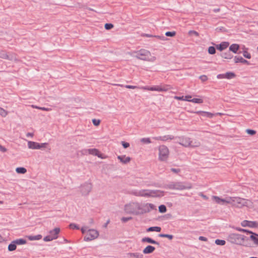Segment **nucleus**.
Returning <instances> with one entry per match:
<instances>
[{
    "label": "nucleus",
    "mask_w": 258,
    "mask_h": 258,
    "mask_svg": "<svg viewBox=\"0 0 258 258\" xmlns=\"http://www.w3.org/2000/svg\"><path fill=\"white\" fill-rule=\"evenodd\" d=\"M167 187L170 189L183 190L192 188L191 183H185L182 182H172L167 185Z\"/></svg>",
    "instance_id": "nucleus-7"
},
{
    "label": "nucleus",
    "mask_w": 258,
    "mask_h": 258,
    "mask_svg": "<svg viewBox=\"0 0 258 258\" xmlns=\"http://www.w3.org/2000/svg\"><path fill=\"white\" fill-rule=\"evenodd\" d=\"M155 249V248L151 245H148L143 250L144 254H149L152 253Z\"/></svg>",
    "instance_id": "nucleus-22"
},
{
    "label": "nucleus",
    "mask_w": 258,
    "mask_h": 258,
    "mask_svg": "<svg viewBox=\"0 0 258 258\" xmlns=\"http://www.w3.org/2000/svg\"><path fill=\"white\" fill-rule=\"evenodd\" d=\"M215 243L219 245H224L226 243V241L224 240L216 239L215 240Z\"/></svg>",
    "instance_id": "nucleus-37"
},
{
    "label": "nucleus",
    "mask_w": 258,
    "mask_h": 258,
    "mask_svg": "<svg viewBox=\"0 0 258 258\" xmlns=\"http://www.w3.org/2000/svg\"><path fill=\"white\" fill-rule=\"evenodd\" d=\"M17 245L14 240L8 246V250L10 251H14L16 249Z\"/></svg>",
    "instance_id": "nucleus-27"
},
{
    "label": "nucleus",
    "mask_w": 258,
    "mask_h": 258,
    "mask_svg": "<svg viewBox=\"0 0 258 258\" xmlns=\"http://www.w3.org/2000/svg\"><path fill=\"white\" fill-rule=\"evenodd\" d=\"M132 218L131 217H122L121 219V221L123 222H126L127 221L131 220Z\"/></svg>",
    "instance_id": "nucleus-53"
},
{
    "label": "nucleus",
    "mask_w": 258,
    "mask_h": 258,
    "mask_svg": "<svg viewBox=\"0 0 258 258\" xmlns=\"http://www.w3.org/2000/svg\"><path fill=\"white\" fill-rule=\"evenodd\" d=\"M153 37L156 38L157 39L162 40V41H165L166 40V38L164 36H153Z\"/></svg>",
    "instance_id": "nucleus-48"
},
{
    "label": "nucleus",
    "mask_w": 258,
    "mask_h": 258,
    "mask_svg": "<svg viewBox=\"0 0 258 258\" xmlns=\"http://www.w3.org/2000/svg\"><path fill=\"white\" fill-rule=\"evenodd\" d=\"M188 33L189 34H194L197 36H199V33L197 31L194 30L189 31Z\"/></svg>",
    "instance_id": "nucleus-58"
},
{
    "label": "nucleus",
    "mask_w": 258,
    "mask_h": 258,
    "mask_svg": "<svg viewBox=\"0 0 258 258\" xmlns=\"http://www.w3.org/2000/svg\"><path fill=\"white\" fill-rule=\"evenodd\" d=\"M175 139H177V142L181 146L185 147H198L201 145L200 142L197 140H192L190 138L185 136H181L176 137Z\"/></svg>",
    "instance_id": "nucleus-4"
},
{
    "label": "nucleus",
    "mask_w": 258,
    "mask_h": 258,
    "mask_svg": "<svg viewBox=\"0 0 258 258\" xmlns=\"http://www.w3.org/2000/svg\"><path fill=\"white\" fill-rule=\"evenodd\" d=\"M121 145L124 148H127L130 146V144L127 142H125L123 141H122L121 143Z\"/></svg>",
    "instance_id": "nucleus-54"
},
{
    "label": "nucleus",
    "mask_w": 258,
    "mask_h": 258,
    "mask_svg": "<svg viewBox=\"0 0 258 258\" xmlns=\"http://www.w3.org/2000/svg\"><path fill=\"white\" fill-rule=\"evenodd\" d=\"M199 195L202 197L204 199L207 200L208 199V198L205 195H204L203 193L200 192L199 194Z\"/></svg>",
    "instance_id": "nucleus-61"
},
{
    "label": "nucleus",
    "mask_w": 258,
    "mask_h": 258,
    "mask_svg": "<svg viewBox=\"0 0 258 258\" xmlns=\"http://www.w3.org/2000/svg\"><path fill=\"white\" fill-rule=\"evenodd\" d=\"M161 230V227H158V226L151 227H149L147 230V231L148 232H150V231L160 232Z\"/></svg>",
    "instance_id": "nucleus-29"
},
{
    "label": "nucleus",
    "mask_w": 258,
    "mask_h": 258,
    "mask_svg": "<svg viewBox=\"0 0 258 258\" xmlns=\"http://www.w3.org/2000/svg\"><path fill=\"white\" fill-rule=\"evenodd\" d=\"M229 45V42L225 41L222 42L220 44L217 45L216 47L218 50L220 51H222L226 49L228 47Z\"/></svg>",
    "instance_id": "nucleus-19"
},
{
    "label": "nucleus",
    "mask_w": 258,
    "mask_h": 258,
    "mask_svg": "<svg viewBox=\"0 0 258 258\" xmlns=\"http://www.w3.org/2000/svg\"><path fill=\"white\" fill-rule=\"evenodd\" d=\"M245 131L248 134L250 135H254L256 133L255 131L250 129H247Z\"/></svg>",
    "instance_id": "nucleus-51"
},
{
    "label": "nucleus",
    "mask_w": 258,
    "mask_h": 258,
    "mask_svg": "<svg viewBox=\"0 0 258 258\" xmlns=\"http://www.w3.org/2000/svg\"><path fill=\"white\" fill-rule=\"evenodd\" d=\"M162 141H166L167 140H171L174 139L175 138L171 135H166L162 137Z\"/></svg>",
    "instance_id": "nucleus-34"
},
{
    "label": "nucleus",
    "mask_w": 258,
    "mask_h": 258,
    "mask_svg": "<svg viewBox=\"0 0 258 258\" xmlns=\"http://www.w3.org/2000/svg\"><path fill=\"white\" fill-rule=\"evenodd\" d=\"M200 79L202 82H205L208 80V78L205 75H202L200 77Z\"/></svg>",
    "instance_id": "nucleus-55"
},
{
    "label": "nucleus",
    "mask_w": 258,
    "mask_h": 258,
    "mask_svg": "<svg viewBox=\"0 0 258 258\" xmlns=\"http://www.w3.org/2000/svg\"><path fill=\"white\" fill-rule=\"evenodd\" d=\"M166 207L165 206L162 205L159 207V211L160 213H164L166 212Z\"/></svg>",
    "instance_id": "nucleus-38"
},
{
    "label": "nucleus",
    "mask_w": 258,
    "mask_h": 258,
    "mask_svg": "<svg viewBox=\"0 0 258 258\" xmlns=\"http://www.w3.org/2000/svg\"><path fill=\"white\" fill-rule=\"evenodd\" d=\"M127 255L128 258H144L143 254L141 252H129Z\"/></svg>",
    "instance_id": "nucleus-20"
},
{
    "label": "nucleus",
    "mask_w": 258,
    "mask_h": 258,
    "mask_svg": "<svg viewBox=\"0 0 258 258\" xmlns=\"http://www.w3.org/2000/svg\"><path fill=\"white\" fill-rule=\"evenodd\" d=\"M88 227L86 226H83L81 229V232L83 234H85L87 232H88Z\"/></svg>",
    "instance_id": "nucleus-44"
},
{
    "label": "nucleus",
    "mask_w": 258,
    "mask_h": 258,
    "mask_svg": "<svg viewBox=\"0 0 258 258\" xmlns=\"http://www.w3.org/2000/svg\"><path fill=\"white\" fill-rule=\"evenodd\" d=\"M174 98L178 100H183V101H187L189 100V99H184V96H175Z\"/></svg>",
    "instance_id": "nucleus-47"
},
{
    "label": "nucleus",
    "mask_w": 258,
    "mask_h": 258,
    "mask_svg": "<svg viewBox=\"0 0 258 258\" xmlns=\"http://www.w3.org/2000/svg\"><path fill=\"white\" fill-rule=\"evenodd\" d=\"M213 201L217 204L221 205H225L226 204H230L231 203V197H226L225 198L223 199L219 197L213 196L212 197Z\"/></svg>",
    "instance_id": "nucleus-14"
},
{
    "label": "nucleus",
    "mask_w": 258,
    "mask_h": 258,
    "mask_svg": "<svg viewBox=\"0 0 258 258\" xmlns=\"http://www.w3.org/2000/svg\"><path fill=\"white\" fill-rule=\"evenodd\" d=\"M225 79H231L235 78V74L233 72H227L225 74Z\"/></svg>",
    "instance_id": "nucleus-28"
},
{
    "label": "nucleus",
    "mask_w": 258,
    "mask_h": 258,
    "mask_svg": "<svg viewBox=\"0 0 258 258\" xmlns=\"http://www.w3.org/2000/svg\"><path fill=\"white\" fill-rule=\"evenodd\" d=\"M113 27V25L110 23H107L105 25V28L106 30H109Z\"/></svg>",
    "instance_id": "nucleus-52"
},
{
    "label": "nucleus",
    "mask_w": 258,
    "mask_h": 258,
    "mask_svg": "<svg viewBox=\"0 0 258 258\" xmlns=\"http://www.w3.org/2000/svg\"><path fill=\"white\" fill-rule=\"evenodd\" d=\"M141 142L145 144H150L151 143L149 138H144L141 139Z\"/></svg>",
    "instance_id": "nucleus-41"
},
{
    "label": "nucleus",
    "mask_w": 258,
    "mask_h": 258,
    "mask_svg": "<svg viewBox=\"0 0 258 258\" xmlns=\"http://www.w3.org/2000/svg\"><path fill=\"white\" fill-rule=\"evenodd\" d=\"M92 184L91 182H86L80 186V191L83 196H87L91 192Z\"/></svg>",
    "instance_id": "nucleus-12"
},
{
    "label": "nucleus",
    "mask_w": 258,
    "mask_h": 258,
    "mask_svg": "<svg viewBox=\"0 0 258 258\" xmlns=\"http://www.w3.org/2000/svg\"><path fill=\"white\" fill-rule=\"evenodd\" d=\"M0 57L4 59H8L10 60H13L16 59L15 55L13 54L8 55L6 51L1 50L0 51Z\"/></svg>",
    "instance_id": "nucleus-16"
},
{
    "label": "nucleus",
    "mask_w": 258,
    "mask_h": 258,
    "mask_svg": "<svg viewBox=\"0 0 258 258\" xmlns=\"http://www.w3.org/2000/svg\"><path fill=\"white\" fill-rule=\"evenodd\" d=\"M0 151L3 153H5L7 151V149L5 147L0 145Z\"/></svg>",
    "instance_id": "nucleus-57"
},
{
    "label": "nucleus",
    "mask_w": 258,
    "mask_h": 258,
    "mask_svg": "<svg viewBox=\"0 0 258 258\" xmlns=\"http://www.w3.org/2000/svg\"><path fill=\"white\" fill-rule=\"evenodd\" d=\"M92 122L95 126H98L100 123V120L99 119H92Z\"/></svg>",
    "instance_id": "nucleus-50"
},
{
    "label": "nucleus",
    "mask_w": 258,
    "mask_h": 258,
    "mask_svg": "<svg viewBox=\"0 0 258 258\" xmlns=\"http://www.w3.org/2000/svg\"><path fill=\"white\" fill-rule=\"evenodd\" d=\"M89 223L90 225H93V224H94V220H93L92 218H90V219L89 220Z\"/></svg>",
    "instance_id": "nucleus-63"
},
{
    "label": "nucleus",
    "mask_w": 258,
    "mask_h": 258,
    "mask_svg": "<svg viewBox=\"0 0 258 258\" xmlns=\"http://www.w3.org/2000/svg\"><path fill=\"white\" fill-rule=\"evenodd\" d=\"M234 61L235 63L241 62L242 63L248 64V61L243 59L241 56H235L234 57Z\"/></svg>",
    "instance_id": "nucleus-25"
},
{
    "label": "nucleus",
    "mask_w": 258,
    "mask_h": 258,
    "mask_svg": "<svg viewBox=\"0 0 258 258\" xmlns=\"http://www.w3.org/2000/svg\"><path fill=\"white\" fill-rule=\"evenodd\" d=\"M236 230L239 231L243 232H245V233H248V234H250L251 233V231L247 230L246 229H242V228H237Z\"/></svg>",
    "instance_id": "nucleus-46"
},
{
    "label": "nucleus",
    "mask_w": 258,
    "mask_h": 258,
    "mask_svg": "<svg viewBox=\"0 0 258 258\" xmlns=\"http://www.w3.org/2000/svg\"><path fill=\"white\" fill-rule=\"evenodd\" d=\"M248 240L244 235L237 233H231L227 237V240L230 243L245 246H248L245 243Z\"/></svg>",
    "instance_id": "nucleus-3"
},
{
    "label": "nucleus",
    "mask_w": 258,
    "mask_h": 258,
    "mask_svg": "<svg viewBox=\"0 0 258 258\" xmlns=\"http://www.w3.org/2000/svg\"><path fill=\"white\" fill-rule=\"evenodd\" d=\"M69 227L71 229H79L80 228L79 227L78 225H77V224H75V223H71L69 225Z\"/></svg>",
    "instance_id": "nucleus-43"
},
{
    "label": "nucleus",
    "mask_w": 258,
    "mask_h": 258,
    "mask_svg": "<svg viewBox=\"0 0 258 258\" xmlns=\"http://www.w3.org/2000/svg\"><path fill=\"white\" fill-rule=\"evenodd\" d=\"M208 52L210 54H214L216 52L215 48L214 46H210L208 48Z\"/></svg>",
    "instance_id": "nucleus-40"
},
{
    "label": "nucleus",
    "mask_w": 258,
    "mask_h": 258,
    "mask_svg": "<svg viewBox=\"0 0 258 258\" xmlns=\"http://www.w3.org/2000/svg\"><path fill=\"white\" fill-rule=\"evenodd\" d=\"M142 242H147L149 243H152L154 244H157L158 245H159V242H157L156 241L152 239V238L150 237H144L142 239Z\"/></svg>",
    "instance_id": "nucleus-23"
},
{
    "label": "nucleus",
    "mask_w": 258,
    "mask_h": 258,
    "mask_svg": "<svg viewBox=\"0 0 258 258\" xmlns=\"http://www.w3.org/2000/svg\"><path fill=\"white\" fill-rule=\"evenodd\" d=\"M26 136L27 137H32L33 136V134L32 133H28L27 134H26Z\"/></svg>",
    "instance_id": "nucleus-64"
},
{
    "label": "nucleus",
    "mask_w": 258,
    "mask_h": 258,
    "mask_svg": "<svg viewBox=\"0 0 258 258\" xmlns=\"http://www.w3.org/2000/svg\"><path fill=\"white\" fill-rule=\"evenodd\" d=\"M221 56L222 57L225 58V59H231L232 58L233 55L230 52V51H227L226 52H223L221 54Z\"/></svg>",
    "instance_id": "nucleus-26"
},
{
    "label": "nucleus",
    "mask_w": 258,
    "mask_h": 258,
    "mask_svg": "<svg viewBox=\"0 0 258 258\" xmlns=\"http://www.w3.org/2000/svg\"><path fill=\"white\" fill-rule=\"evenodd\" d=\"M99 236V232L94 229L88 230V234L84 237V240L85 241H92L96 239Z\"/></svg>",
    "instance_id": "nucleus-13"
},
{
    "label": "nucleus",
    "mask_w": 258,
    "mask_h": 258,
    "mask_svg": "<svg viewBox=\"0 0 258 258\" xmlns=\"http://www.w3.org/2000/svg\"><path fill=\"white\" fill-rule=\"evenodd\" d=\"M159 150V159L161 161H166L169 156V150L168 148L164 146H160L158 148Z\"/></svg>",
    "instance_id": "nucleus-9"
},
{
    "label": "nucleus",
    "mask_w": 258,
    "mask_h": 258,
    "mask_svg": "<svg viewBox=\"0 0 258 258\" xmlns=\"http://www.w3.org/2000/svg\"><path fill=\"white\" fill-rule=\"evenodd\" d=\"M47 145V143H39L33 141L28 142V148L33 150H39L46 148Z\"/></svg>",
    "instance_id": "nucleus-11"
},
{
    "label": "nucleus",
    "mask_w": 258,
    "mask_h": 258,
    "mask_svg": "<svg viewBox=\"0 0 258 258\" xmlns=\"http://www.w3.org/2000/svg\"><path fill=\"white\" fill-rule=\"evenodd\" d=\"M16 171L18 173L25 174L27 172V170L24 167H17L16 169Z\"/></svg>",
    "instance_id": "nucleus-31"
},
{
    "label": "nucleus",
    "mask_w": 258,
    "mask_h": 258,
    "mask_svg": "<svg viewBox=\"0 0 258 258\" xmlns=\"http://www.w3.org/2000/svg\"><path fill=\"white\" fill-rule=\"evenodd\" d=\"M239 48V45L238 44H232L229 47V51H231L234 53H236Z\"/></svg>",
    "instance_id": "nucleus-24"
},
{
    "label": "nucleus",
    "mask_w": 258,
    "mask_h": 258,
    "mask_svg": "<svg viewBox=\"0 0 258 258\" xmlns=\"http://www.w3.org/2000/svg\"><path fill=\"white\" fill-rule=\"evenodd\" d=\"M140 88L145 90L166 92L169 90L170 87L169 85H157L152 87L143 86Z\"/></svg>",
    "instance_id": "nucleus-8"
},
{
    "label": "nucleus",
    "mask_w": 258,
    "mask_h": 258,
    "mask_svg": "<svg viewBox=\"0 0 258 258\" xmlns=\"http://www.w3.org/2000/svg\"><path fill=\"white\" fill-rule=\"evenodd\" d=\"M214 115L215 114L212 113L204 111V112H203V116H206L209 118H212Z\"/></svg>",
    "instance_id": "nucleus-36"
},
{
    "label": "nucleus",
    "mask_w": 258,
    "mask_h": 258,
    "mask_svg": "<svg viewBox=\"0 0 258 258\" xmlns=\"http://www.w3.org/2000/svg\"><path fill=\"white\" fill-rule=\"evenodd\" d=\"M241 225L243 227H255L257 223L254 221L244 220L241 222Z\"/></svg>",
    "instance_id": "nucleus-17"
},
{
    "label": "nucleus",
    "mask_w": 258,
    "mask_h": 258,
    "mask_svg": "<svg viewBox=\"0 0 258 258\" xmlns=\"http://www.w3.org/2000/svg\"><path fill=\"white\" fill-rule=\"evenodd\" d=\"M159 236L160 237H166L168 238L170 240H171L173 238V236L170 234H160Z\"/></svg>",
    "instance_id": "nucleus-35"
},
{
    "label": "nucleus",
    "mask_w": 258,
    "mask_h": 258,
    "mask_svg": "<svg viewBox=\"0 0 258 258\" xmlns=\"http://www.w3.org/2000/svg\"><path fill=\"white\" fill-rule=\"evenodd\" d=\"M175 32L172 31V32H167L165 33V35L166 36H170V37H173L175 35Z\"/></svg>",
    "instance_id": "nucleus-45"
},
{
    "label": "nucleus",
    "mask_w": 258,
    "mask_h": 258,
    "mask_svg": "<svg viewBox=\"0 0 258 258\" xmlns=\"http://www.w3.org/2000/svg\"><path fill=\"white\" fill-rule=\"evenodd\" d=\"M188 101L195 103L201 104L203 102V100L201 98H193L192 99H189Z\"/></svg>",
    "instance_id": "nucleus-32"
},
{
    "label": "nucleus",
    "mask_w": 258,
    "mask_h": 258,
    "mask_svg": "<svg viewBox=\"0 0 258 258\" xmlns=\"http://www.w3.org/2000/svg\"><path fill=\"white\" fill-rule=\"evenodd\" d=\"M217 78L218 79H225V74H219L217 76Z\"/></svg>",
    "instance_id": "nucleus-56"
},
{
    "label": "nucleus",
    "mask_w": 258,
    "mask_h": 258,
    "mask_svg": "<svg viewBox=\"0 0 258 258\" xmlns=\"http://www.w3.org/2000/svg\"><path fill=\"white\" fill-rule=\"evenodd\" d=\"M124 87L126 88L132 89H137V88L140 89V88L141 87H139V86H132V85H125V86H124Z\"/></svg>",
    "instance_id": "nucleus-49"
},
{
    "label": "nucleus",
    "mask_w": 258,
    "mask_h": 258,
    "mask_svg": "<svg viewBox=\"0 0 258 258\" xmlns=\"http://www.w3.org/2000/svg\"><path fill=\"white\" fill-rule=\"evenodd\" d=\"M230 204L237 208H242L244 206L250 207L252 206L250 201L239 197H231Z\"/></svg>",
    "instance_id": "nucleus-6"
},
{
    "label": "nucleus",
    "mask_w": 258,
    "mask_h": 258,
    "mask_svg": "<svg viewBox=\"0 0 258 258\" xmlns=\"http://www.w3.org/2000/svg\"><path fill=\"white\" fill-rule=\"evenodd\" d=\"M171 171L174 173H177L180 172L179 169H176V168H171Z\"/></svg>",
    "instance_id": "nucleus-59"
},
{
    "label": "nucleus",
    "mask_w": 258,
    "mask_h": 258,
    "mask_svg": "<svg viewBox=\"0 0 258 258\" xmlns=\"http://www.w3.org/2000/svg\"><path fill=\"white\" fill-rule=\"evenodd\" d=\"M39 109H41V110H44V111H47L51 110V108H45V107L39 108Z\"/></svg>",
    "instance_id": "nucleus-62"
},
{
    "label": "nucleus",
    "mask_w": 258,
    "mask_h": 258,
    "mask_svg": "<svg viewBox=\"0 0 258 258\" xmlns=\"http://www.w3.org/2000/svg\"><path fill=\"white\" fill-rule=\"evenodd\" d=\"M250 234V239L253 241V243L256 246H258V234L252 232H251Z\"/></svg>",
    "instance_id": "nucleus-21"
},
{
    "label": "nucleus",
    "mask_w": 258,
    "mask_h": 258,
    "mask_svg": "<svg viewBox=\"0 0 258 258\" xmlns=\"http://www.w3.org/2000/svg\"><path fill=\"white\" fill-rule=\"evenodd\" d=\"M8 114V112L3 108L0 107V115L3 117H6Z\"/></svg>",
    "instance_id": "nucleus-39"
},
{
    "label": "nucleus",
    "mask_w": 258,
    "mask_h": 258,
    "mask_svg": "<svg viewBox=\"0 0 258 258\" xmlns=\"http://www.w3.org/2000/svg\"><path fill=\"white\" fill-rule=\"evenodd\" d=\"M42 238V236L41 235H35V236H28V239L30 240H40V239H41Z\"/></svg>",
    "instance_id": "nucleus-30"
},
{
    "label": "nucleus",
    "mask_w": 258,
    "mask_h": 258,
    "mask_svg": "<svg viewBox=\"0 0 258 258\" xmlns=\"http://www.w3.org/2000/svg\"><path fill=\"white\" fill-rule=\"evenodd\" d=\"M14 241L16 245H23L26 243V240L24 239H17Z\"/></svg>",
    "instance_id": "nucleus-33"
},
{
    "label": "nucleus",
    "mask_w": 258,
    "mask_h": 258,
    "mask_svg": "<svg viewBox=\"0 0 258 258\" xmlns=\"http://www.w3.org/2000/svg\"><path fill=\"white\" fill-rule=\"evenodd\" d=\"M199 239L200 240L204 241H207V240H208V239H207V238L206 237H204V236H200V237H199Z\"/></svg>",
    "instance_id": "nucleus-60"
},
{
    "label": "nucleus",
    "mask_w": 258,
    "mask_h": 258,
    "mask_svg": "<svg viewBox=\"0 0 258 258\" xmlns=\"http://www.w3.org/2000/svg\"><path fill=\"white\" fill-rule=\"evenodd\" d=\"M131 194L137 197H142L146 198L161 197L164 196V192L160 190H151L148 189H143L140 190H134Z\"/></svg>",
    "instance_id": "nucleus-2"
},
{
    "label": "nucleus",
    "mask_w": 258,
    "mask_h": 258,
    "mask_svg": "<svg viewBox=\"0 0 258 258\" xmlns=\"http://www.w3.org/2000/svg\"><path fill=\"white\" fill-rule=\"evenodd\" d=\"M117 159L123 164H127L129 163L131 160L130 157H127L125 155L118 156Z\"/></svg>",
    "instance_id": "nucleus-18"
},
{
    "label": "nucleus",
    "mask_w": 258,
    "mask_h": 258,
    "mask_svg": "<svg viewBox=\"0 0 258 258\" xmlns=\"http://www.w3.org/2000/svg\"><path fill=\"white\" fill-rule=\"evenodd\" d=\"M243 55L244 57L248 59H250L251 58L250 54L249 52H248L247 50L243 51Z\"/></svg>",
    "instance_id": "nucleus-42"
},
{
    "label": "nucleus",
    "mask_w": 258,
    "mask_h": 258,
    "mask_svg": "<svg viewBox=\"0 0 258 258\" xmlns=\"http://www.w3.org/2000/svg\"><path fill=\"white\" fill-rule=\"evenodd\" d=\"M133 56L149 61H154L156 60V57L152 55L149 51L145 49H141L134 52Z\"/></svg>",
    "instance_id": "nucleus-5"
},
{
    "label": "nucleus",
    "mask_w": 258,
    "mask_h": 258,
    "mask_svg": "<svg viewBox=\"0 0 258 258\" xmlns=\"http://www.w3.org/2000/svg\"><path fill=\"white\" fill-rule=\"evenodd\" d=\"M82 153L85 155L90 154L102 158V155L100 154L99 150L97 149H84L82 151Z\"/></svg>",
    "instance_id": "nucleus-15"
},
{
    "label": "nucleus",
    "mask_w": 258,
    "mask_h": 258,
    "mask_svg": "<svg viewBox=\"0 0 258 258\" xmlns=\"http://www.w3.org/2000/svg\"><path fill=\"white\" fill-rule=\"evenodd\" d=\"M155 208L152 204L141 205L138 202H130L124 206V211L128 214L138 215L149 212L155 209Z\"/></svg>",
    "instance_id": "nucleus-1"
},
{
    "label": "nucleus",
    "mask_w": 258,
    "mask_h": 258,
    "mask_svg": "<svg viewBox=\"0 0 258 258\" xmlns=\"http://www.w3.org/2000/svg\"><path fill=\"white\" fill-rule=\"evenodd\" d=\"M59 232L60 229L59 228H55L53 230H50L49 232V234L44 237L43 240L44 241H50L56 239L58 237V234Z\"/></svg>",
    "instance_id": "nucleus-10"
}]
</instances>
